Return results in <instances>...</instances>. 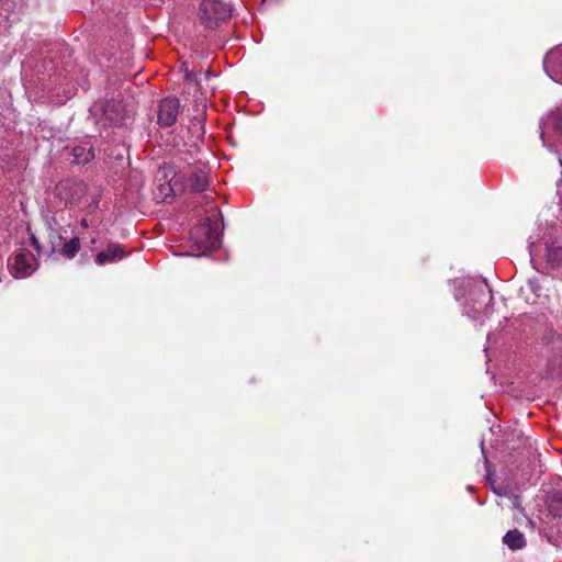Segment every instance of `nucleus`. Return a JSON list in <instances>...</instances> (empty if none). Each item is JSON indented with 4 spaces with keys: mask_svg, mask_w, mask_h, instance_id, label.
Listing matches in <instances>:
<instances>
[{
    "mask_svg": "<svg viewBox=\"0 0 562 562\" xmlns=\"http://www.w3.org/2000/svg\"><path fill=\"white\" fill-rule=\"evenodd\" d=\"M218 216L220 212L217 207H212L211 214L207 216L206 221L194 227L190 234L192 245L195 246L198 250H201L202 254L217 247L220 244V234L217 231Z\"/></svg>",
    "mask_w": 562,
    "mask_h": 562,
    "instance_id": "f257e3e1",
    "label": "nucleus"
},
{
    "mask_svg": "<svg viewBox=\"0 0 562 562\" xmlns=\"http://www.w3.org/2000/svg\"><path fill=\"white\" fill-rule=\"evenodd\" d=\"M180 102L177 98L161 100L158 110V124L165 127L173 125L179 114Z\"/></svg>",
    "mask_w": 562,
    "mask_h": 562,
    "instance_id": "39448f33",
    "label": "nucleus"
},
{
    "mask_svg": "<svg viewBox=\"0 0 562 562\" xmlns=\"http://www.w3.org/2000/svg\"><path fill=\"white\" fill-rule=\"evenodd\" d=\"M36 270V261L33 255L16 254L11 265V271L15 278H26Z\"/></svg>",
    "mask_w": 562,
    "mask_h": 562,
    "instance_id": "423d86ee",
    "label": "nucleus"
},
{
    "mask_svg": "<svg viewBox=\"0 0 562 562\" xmlns=\"http://www.w3.org/2000/svg\"><path fill=\"white\" fill-rule=\"evenodd\" d=\"M541 128H542L541 138L543 142V145L547 146L551 150V148L547 144L544 134L551 130L562 134V105L557 108L554 111H552L542 121Z\"/></svg>",
    "mask_w": 562,
    "mask_h": 562,
    "instance_id": "0eeeda50",
    "label": "nucleus"
},
{
    "mask_svg": "<svg viewBox=\"0 0 562 562\" xmlns=\"http://www.w3.org/2000/svg\"><path fill=\"white\" fill-rule=\"evenodd\" d=\"M467 314H468L469 317H471L473 319H480V317H477L475 315V311H473V313H472V311H467Z\"/></svg>",
    "mask_w": 562,
    "mask_h": 562,
    "instance_id": "6ab92c4d",
    "label": "nucleus"
},
{
    "mask_svg": "<svg viewBox=\"0 0 562 562\" xmlns=\"http://www.w3.org/2000/svg\"><path fill=\"white\" fill-rule=\"evenodd\" d=\"M181 69L183 71V76H184L186 81H188V82H198L196 74L193 72L192 70H190L186 63L182 64Z\"/></svg>",
    "mask_w": 562,
    "mask_h": 562,
    "instance_id": "4468645a",
    "label": "nucleus"
},
{
    "mask_svg": "<svg viewBox=\"0 0 562 562\" xmlns=\"http://www.w3.org/2000/svg\"><path fill=\"white\" fill-rule=\"evenodd\" d=\"M528 249H529L530 260H531V262H533L536 259V245L533 241H529Z\"/></svg>",
    "mask_w": 562,
    "mask_h": 562,
    "instance_id": "2eb2a0df",
    "label": "nucleus"
},
{
    "mask_svg": "<svg viewBox=\"0 0 562 562\" xmlns=\"http://www.w3.org/2000/svg\"><path fill=\"white\" fill-rule=\"evenodd\" d=\"M80 225H81L83 228L89 227L88 220H87V218H82V220H81V222H80Z\"/></svg>",
    "mask_w": 562,
    "mask_h": 562,
    "instance_id": "aec40b11",
    "label": "nucleus"
},
{
    "mask_svg": "<svg viewBox=\"0 0 562 562\" xmlns=\"http://www.w3.org/2000/svg\"><path fill=\"white\" fill-rule=\"evenodd\" d=\"M503 542L510 550H519L526 546L525 536L517 529L509 530L503 538Z\"/></svg>",
    "mask_w": 562,
    "mask_h": 562,
    "instance_id": "1a4fd4ad",
    "label": "nucleus"
},
{
    "mask_svg": "<svg viewBox=\"0 0 562 562\" xmlns=\"http://www.w3.org/2000/svg\"><path fill=\"white\" fill-rule=\"evenodd\" d=\"M126 256L123 247L116 243H110L106 246V249L100 251L95 257V262L98 265H105L110 262H115L123 259Z\"/></svg>",
    "mask_w": 562,
    "mask_h": 562,
    "instance_id": "6e6552de",
    "label": "nucleus"
},
{
    "mask_svg": "<svg viewBox=\"0 0 562 562\" xmlns=\"http://www.w3.org/2000/svg\"><path fill=\"white\" fill-rule=\"evenodd\" d=\"M490 313H491V310H490V307H488V306H486V307H485L484 315L486 316V315H487V314H490Z\"/></svg>",
    "mask_w": 562,
    "mask_h": 562,
    "instance_id": "412c9836",
    "label": "nucleus"
},
{
    "mask_svg": "<svg viewBox=\"0 0 562 562\" xmlns=\"http://www.w3.org/2000/svg\"><path fill=\"white\" fill-rule=\"evenodd\" d=\"M31 240H32V245L33 247L37 250V252L40 254V244H38V240L35 238L34 235H32L31 237Z\"/></svg>",
    "mask_w": 562,
    "mask_h": 562,
    "instance_id": "f3484780",
    "label": "nucleus"
},
{
    "mask_svg": "<svg viewBox=\"0 0 562 562\" xmlns=\"http://www.w3.org/2000/svg\"><path fill=\"white\" fill-rule=\"evenodd\" d=\"M71 154L77 164H87L94 158V153L91 147L87 148L86 146H75L71 150Z\"/></svg>",
    "mask_w": 562,
    "mask_h": 562,
    "instance_id": "9b49d317",
    "label": "nucleus"
},
{
    "mask_svg": "<svg viewBox=\"0 0 562 562\" xmlns=\"http://www.w3.org/2000/svg\"><path fill=\"white\" fill-rule=\"evenodd\" d=\"M87 187L82 181L61 180L55 188V198L65 207L77 205L86 195Z\"/></svg>",
    "mask_w": 562,
    "mask_h": 562,
    "instance_id": "7ed1b4c3",
    "label": "nucleus"
},
{
    "mask_svg": "<svg viewBox=\"0 0 562 562\" xmlns=\"http://www.w3.org/2000/svg\"><path fill=\"white\" fill-rule=\"evenodd\" d=\"M546 249L550 265L554 267H562V247L551 243L546 245Z\"/></svg>",
    "mask_w": 562,
    "mask_h": 562,
    "instance_id": "f8f14e48",
    "label": "nucleus"
},
{
    "mask_svg": "<svg viewBox=\"0 0 562 562\" xmlns=\"http://www.w3.org/2000/svg\"><path fill=\"white\" fill-rule=\"evenodd\" d=\"M543 69L548 77L562 85V45L547 53L543 58Z\"/></svg>",
    "mask_w": 562,
    "mask_h": 562,
    "instance_id": "20e7f679",
    "label": "nucleus"
},
{
    "mask_svg": "<svg viewBox=\"0 0 562 562\" xmlns=\"http://www.w3.org/2000/svg\"><path fill=\"white\" fill-rule=\"evenodd\" d=\"M160 190L164 192L165 199L173 191L170 184H161Z\"/></svg>",
    "mask_w": 562,
    "mask_h": 562,
    "instance_id": "dca6fc26",
    "label": "nucleus"
},
{
    "mask_svg": "<svg viewBox=\"0 0 562 562\" xmlns=\"http://www.w3.org/2000/svg\"><path fill=\"white\" fill-rule=\"evenodd\" d=\"M80 249V239L75 236L71 239L65 241L61 247V254L67 258H74Z\"/></svg>",
    "mask_w": 562,
    "mask_h": 562,
    "instance_id": "ddd939ff",
    "label": "nucleus"
},
{
    "mask_svg": "<svg viewBox=\"0 0 562 562\" xmlns=\"http://www.w3.org/2000/svg\"><path fill=\"white\" fill-rule=\"evenodd\" d=\"M481 448H482V452L484 453V442L481 441Z\"/></svg>",
    "mask_w": 562,
    "mask_h": 562,
    "instance_id": "4be33fe9",
    "label": "nucleus"
},
{
    "mask_svg": "<svg viewBox=\"0 0 562 562\" xmlns=\"http://www.w3.org/2000/svg\"><path fill=\"white\" fill-rule=\"evenodd\" d=\"M190 187L194 192H203L209 186L207 173L204 170H195L190 176Z\"/></svg>",
    "mask_w": 562,
    "mask_h": 562,
    "instance_id": "9d476101",
    "label": "nucleus"
},
{
    "mask_svg": "<svg viewBox=\"0 0 562 562\" xmlns=\"http://www.w3.org/2000/svg\"><path fill=\"white\" fill-rule=\"evenodd\" d=\"M232 14V8L222 0H203L199 9V18L206 29H215Z\"/></svg>",
    "mask_w": 562,
    "mask_h": 562,
    "instance_id": "f03ea898",
    "label": "nucleus"
},
{
    "mask_svg": "<svg viewBox=\"0 0 562 562\" xmlns=\"http://www.w3.org/2000/svg\"><path fill=\"white\" fill-rule=\"evenodd\" d=\"M54 225L57 226V222L54 218L52 221H48L49 229L55 231L56 228L54 227Z\"/></svg>",
    "mask_w": 562,
    "mask_h": 562,
    "instance_id": "a211bd4d",
    "label": "nucleus"
}]
</instances>
